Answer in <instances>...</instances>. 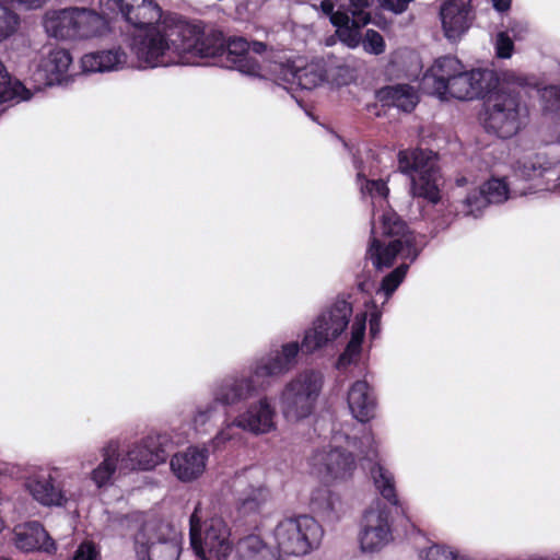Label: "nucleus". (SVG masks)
Returning a JSON list of instances; mask_svg holds the SVG:
<instances>
[{"instance_id": "bb28decb", "label": "nucleus", "mask_w": 560, "mask_h": 560, "mask_svg": "<svg viewBox=\"0 0 560 560\" xmlns=\"http://www.w3.org/2000/svg\"><path fill=\"white\" fill-rule=\"evenodd\" d=\"M464 65L454 56L438 58L421 79V89L424 93L438 98H445L446 85L453 80Z\"/></svg>"}, {"instance_id": "864d4df0", "label": "nucleus", "mask_w": 560, "mask_h": 560, "mask_svg": "<svg viewBox=\"0 0 560 560\" xmlns=\"http://www.w3.org/2000/svg\"><path fill=\"white\" fill-rule=\"evenodd\" d=\"M350 364V340L346 343L343 352L340 354L336 368L338 370L347 369V366Z\"/></svg>"}, {"instance_id": "9b49d317", "label": "nucleus", "mask_w": 560, "mask_h": 560, "mask_svg": "<svg viewBox=\"0 0 560 560\" xmlns=\"http://www.w3.org/2000/svg\"><path fill=\"white\" fill-rule=\"evenodd\" d=\"M350 318V303L337 300L327 312L317 316L305 330L301 349L313 353L335 341L347 328Z\"/></svg>"}, {"instance_id": "e433bc0d", "label": "nucleus", "mask_w": 560, "mask_h": 560, "mask_svg": "<svg viewBox=\"0 0 560 560\" xmlns=\"http://www.w3.org/2000/svg\"><path fill=\"white\" fill-rule=\"evenodd\" d=\"M71 63L72 57L67 49L57 48L51 50L42 63L47 84H60L66 78Z\"/></svg>"}, {"instance_id": "b1692460", "label": "nucleus", "mask_w": 560, "mask_h": 560, "mask_svg": "<svg viewBox=\"0 0 560 560\" xmlns=\"http://www.w3.org/2000/svg\"><path fill=\"white\" fill-rule=\"evenodd\" d=\"M349 454L338 445H328L314 451L308 458L311 472L324 481L342 478L349 467Z\"/></svg>"}, {"instance_id": "7c9ffc66", "label": "nucleus", "mask_w": 560, "mask_h": 560, "mask_svg": "<svg viewBox=\"0 0 560 560\" xmlns=\"http://www.w3.org/2000/svg\"><path fill=\"white\" fill-rule=\"evenodd\" d=\"M319 9L325 15L329 16L331 24L336 27L335 34L325 38V45L331 47L340 43L346 48H349L350 18L346 4L340 3V0H323Z\"/></svg>"}, {"instance_id": "de8ad7c7", "label": "nucleus", "mask_w": 560, "mask_h": 560, "mask_svg": "<svg viewBox=\"0 0 560 560\" xmlns=\"http://www.w3.org/2000/svg\"><path fill=\"white\" fill-rule=\"evenodd\" d=\"M100 549L93 541L81 542L73 555V560H98Z\"/></svg>"}, {"instance_id": "39448f33", "label": "nucleus", "mask_w": 560, "mask_h": 560, "mask_svg": "<svg viewBox=\"0 0 560 560\" xmlns=\"http://www.w3.org/2000/svg\"><path fill=\"white\" fill-rule=\"evenodd\" d=\"M398 170L410 179V194L430 203L441 200L440 171L436 155L429 150H400L397 155Z\"/></svg>"}, {"instance_id": "20e7f679", "label": "nucleus", "mask_w": 560, "mask_h": 560, "mask_svg": "<svg viewBox=\"0 0 560 560\" xmlns=\"http://www.w3.org/2000/svg\"><path fill=\"white\" fill-rule=\"evenodd\" d=\"M409 265L402 262L392 272L384 277L378 288L375 287V282L370 278L364 280H358L357 287L361 293L368 296L363 301L364 310L355 315L354 322L352 323V335H351V351H352V365L360 358L362 351V342L365 336L366 323L369 322V335L371 340L378 338L381 334V318L382 310L372 299L373 292L380 294L383 293L387 302L392 294L397 290L400 283L404 281Z\"/></svg>"}, {"instance_id": "6e6d98bb", "label": "nucleus", "mask_w": 560, "mask_h": 560, "mask_svg": "<svg viewBox=\"0 0 560 560\" xmlns=\"http://www.w3.org/2000/svg\"><path fill=\"white\" fill-rule=\"evenodd\" d=\"M331 137H332L334 140H336V142L340 143L343 149H348L347 141L343 140L342 138H340L337 133L331 132Z\"/></svg>"}, {"instance_id": "3c124183", "label": "nucleus", "mask_w": 560, "mask_h": 560, "mask_svg": "<svg viewBox=\"0 0 560 560\" xmlns=\"http://www.w3.org/2000/svg\"><path fill=\"white\" fill-rule=\"evenodd\" d=\"M509 31L513 34L515 39H522L527 33L528 27L526 23L514 21L510 25Z\"/></svg>"}, {"instance_id": "c756f323", "label": "nucleus", "mask_w": 560, "mask_h": 560, "mask_svg": "<svg viewBox=\"0 0 560 560\" xmlns=\"http://www.w3.org/2000/svg\"><path fill=\"white\" fill-rule=\"evenodd\" d=\"M373 0H352V48L358 45L360 39L357 37V31L371 22V15L362 9L370 7ZM361 45L364 51L372 55H381L385 51V40L383 36L374 31L366 30L361 38Z\"/></svg>"}, {"instance_id": "37998d69", "label": "nucleus", "mask_w": 560, "mask_h": 560, "mask_svg": "<svg viewBox=\"0 0 560 560\" xmlns=\"http://www.w3.org/2000/svg\"><path fill=\"white\" fill-rule=\"evenodd\" d=\"M237 429L235 418L230 421L226 420L220 431L210 441L211 446L217 450L223 447L229 442L240 440L241 434L237 432Z\"/></svg>"}, {"instance_id": "a19ab883", "label": "nucleus", "mask_w": 560, "mask_h": 560, "mask_svg": "<svg viewBox=\"0 0 560 560\" xmlns=\"http://www.w3.org/2000/svg\"><path fill=\"white\" fill-rule=\"evenodd\" d=\"M265 551H273L260 536L252 534L243 537L237 542L238 560H257L265 556Z\"/></svg>"}, {"instance_id": "09e8293b", "label": "nucleus", "mask_w": 560, "mask_h": 560, "mask_svg": "<svg viewBox=\"0 0 560 560\" xmlns=\"http://www.w3.org/2000/svg\"><path fill=\"white\" fill-rule=\"evenodd\" d=\"M371 432L370 429L365 428L363 429V435L360 439H352V465H361L359 458L364 456V452L368 450L364 444V433ZM362 468V466H360ZM351 469H354V466H351Z\"/></svg>"}, {"instance_id": "4c0bfd02", "label": "nucleus", "mask_w": 560, "mask_h": 560, "mask_svg": "<svg viewBox=\"0 0 560 560\" xmlns=\"http://www.w3.org/2000/svg\"><path fill=\"white\" fill-rule=\"evenodd\" d=\"M220 416V404L212 397L211 400L198 405L191 417V428L196 434H207L214 427Z\"/></svg>"}, {"instance_id": "2eb2a0df", "label": "nucleus", "mask_w": 560, "mask_h": 560, "mask_svg": "<svg viewBox=\"0 0 560 560\" xmlns=\"http://www.w3.org/2000/svg\"><path fill=\"white\" fill-rule=\"evenodd\" d=\"M499 84L497 73L491 69H476L466 71L462 68L459 74L446 85L445 98L441 101L474 100L485 97L491 93Z\"/></svg>"}, {"instance_id": "f704fd0d", "label": "nucleus", "mask_w": 560, "mask_h": 560, "mask_svg": "<svg viewBox=\"0 0 560 560\" xmlns=\"http://www.w3.org/2000/svg\"><path fill=\"white\" fill-rule=\"evenodd\" d=\"M378 98L388 106H395L406 113L415 109L419 103L417 90L409 84L388 85L377 93Z\"/></svg>"}, {"instance_id": "7ed1b4c3", "label": "nucleus", "mask_w": 560, "mask_h": 560, "mask_svg": "<svg viewBox=\"0 0 560 560\" xmlns=\"http://www.w3.org/2000/svg\"><path fill=\"white\" fill-rule=\"evenodd\" d=\"M372 235L366 256L376 269L393 266L397 257L412 262L419 255L416 236L395 211L386 210L378 219L373 215Z\"/></svg>"}, {"instance_id": "1a4fd4ad", "label": "nucleus", "mask_w": 560, "mask_h": 560, "mask_svg": "<svg viewBox=\"0 0 560 560\" xmlns=\"http://www.w3.org/2000/svg\"><path fill=\"white\" fill-rule=\"evenodd\" d=\"M324 532L311 516L284 518L275 528L273 537L280 552L289 556H305L318 548Z\"/></svg>"}, {"instance_id": "5fc2aeb1", "label": "nucleus", "mask_w": 560, "mask_h": 560, "mask_svg": "<svg viewBox=\"0 0 560 560\" xmlns=\"http://www.w3.org/2000/svg\"><path fill=\"white\" fill-rule=\"evenodd\" d=\"M493 8L499 12L508 11L511 7V0H492Z\"/></svg>"}, {"instance_id": "49530a36", "label": "nucleus", "mask_w": 560, "mask_h": 560, "mask_svg": "<svg viewBox=\"0 0 560 560\" xmlns=\"http://www.w3.org/2000/svg\"><path fill=\"white\" fill-rule=\"evenodd\" d=\"M495 54L499 58L506 59L513 54L514 44L508 32H499L495 36Z\"/></svg>"}, {"instance_id": "473e14b6", "label": "nucleus", "mask_w": 560, "mask_h": 560, "mask_svg": "<svg viewBox=\"0 0 560 560\" xmlns=\"http://www.w3.org/2000/svg\"><path fill=\"white\" fill-rule=\"evenodd\" d=\"M377 398L368 380L352 383V418L365 424L376 416Z\"/></svg>"}, {"instance_id": "13d9d810", "label": "nucleus", "mask_w": 560, "mask_h": 560, "mask_svg": "<svg viewBox=\"0 0 560 560\" xmlns=\"http://www.w3.org/2000/svg\"><path fill=\"white\" fill-rule=\"evenodd\" d=\"M81 466H82V468L85 467V462L84 460L81 463Z\"/></svg>"}, {"instance_id": "f257e3e1", "label": "nucleus", "mask_w": 560, "mask_h": 560, "mask_svg": "<svg viewBox=\"0 0 560 560\" xmlns=\"http://www.w3.org/2000/svg\"><path fill=\"white\" fill-rule=\"evenodd\" d=\"M125 20L138 28L131 51L141 68L170 67L191 62V56H210L217 47L202 34V28L184 20L165 18L152 0H119Z\"/></svg>"}, {"instance_id": "ddd939ff", "label": "nucleus", "mask_w": 560, "mask_h": 560, "mask_svg": "<svg viewBox=\"0 0 560 560\" xmlns=\"http://www.w3.org/2000/svg\"><path fill=\"white\" fill-rule=\"evenodd\" d=\"M259 477V469L248 468L237 472L232 480L231 489L240 518L256 520L270 499V491Z\"/></svg>"}, {"instance_id": "412c9836", "label": "nucleus", "mask_w": 560, "mask_h": 560, "mask_svg": "<svg viewBox=\"0 0 560 560\" xmlns=\"http://www.w3.org/2000/svg\"><path fill=\"white\" fill-rule=\"evenodd\" d=\"M364 444L368 450L364 456L359 458L362 469L369 471L375 489L383 499L394 506H399L394 475L377 460L378 455L372 432L364 433Z\"/></svg>"}, {"instance_id": "393cba45", "label": "nucleus", "mask_w": 560, "mask_h": 560, "mask_svg": "<svg viewBox=\"0 0 560 560\" xmlns=\"http://www.w3.org/2000/svg\"><path fill=\"white\" fill-rule=\"evenodd\" d=\"M58 468L39 471L25 480V488L31 497L43 506H63L68 499L62 487L57 483Z\"/></svg>"}, {"instance_id": "f3484780", "label": "nucleus", "mask_w": 560, "mask_h": 560, "mask_svg": "<svg viewBox=\"0 0 560 560\" xmlns=\"http://www.w3.org/2000/svg\"><path fill=\"white\" fill-rule=\"evenodd\" d=\"M477 18L471 0H444L439 19L444 37L452 44L463 39Z\"/></svg>"}, {"instance_id": "72a5a7b5", "label": "nucleus", "mask_w": 560, "mask_h": 560, "mask_svg": "<svg viewBox=\"0 0 560 560\" xmlns=\"http://www.w3.org/2000/svg\"><path fill=\"white\" fill-rule=\"evenodd\" d=\"M119 447L117 440H110L102 447V460L90 472V478L96 488L102 489L113 485L120 456Z\"/></svg>"}, {"instance_id": "a18cd8bd", "label": "nucleus", "mask_w": 560, "mask_h": 560, "mask_svg": "<svg viewBox=\"0 0 560 560\" xmlns=\"http://www.w3.org/2000/svg\"><path fill=\"white\" fill-rule=\"evenodd\" d=\"M544 109L560 119V85H550L542 92Z\"/></svg>"}, {"instance_id": "052dcab7", "label": "nucleus", "mask_w": 560, "mask_h": 560, "mask_svg": "<svg viewBox=\"0 0 560 560\" xmlns=\"http://www.w3.org/2000/svg\"><path fill=\"white\" fill-rule=\"evenodd\" d=\"M558 142L560 143V133L558 135V138H557Z\"/></svg>"}, {"instance_id": "9d476101", "label": "nucleus", "mask_w": 560, "mask_h": 560, "mask_svg": "<svg viewBox=\"0 0 560 560\" xmlns=\"http://www.w3.org/2000/svg\"><path fill=\"white\" fill-rule=\"evenodd\" d=\"M230 528L222 517H211L199 528L197 510L190 516V545L202 560H225L232 551Z\"/></svg>"}, {"instance_id": "423d86ee", "label": "nucleus", "mask_w": 560, "mask_h": 560, "mask_svg": "<svg viewBox=\"0 0 560 560\" xmlns=\"http://www.w3.org/2000/svg\"><path fill=\"white\" fill-rule=\"evenodd\" d=\"M43 25L49 37L78 40L101 35L106 28V21L93 10L67 8L47 11Z\"/></svg>"}, {"instance_id": "cd10ccee", "label": "nucleus", "mask_w": 560, "mask_h": 560, "mask_svg": "<svg viewBox=\"0 0 560 560\" xmlns=\"http://www.w3.org/2000/svg\"><path fill=\"white\" fill-rule=\"evenodd\" d=\"M510 194L509 184L504 178H490L478 192L469 194L466 197L463 203V212L465 215L478 218L488 205L502 203L510 198Z\"/></svg>"}, {"instance_id": "5701e85b", "label": "nucleus", "mask_w": 560, "mask_h": 560, "mask_svg": "<svg viewBox=\"0 0 560 560\" xmlns=\"http://www.w3.org/2000/svg\"><path fill=\"white\" fill-rule=\"evenodd\" d=\"M277 411L267 396L250 402L235 417L237 428L254 435H264L277 429Z\"/></svg>"}, {"instance_id": "0eeeda50", "label": "nucleus", "mask_w": 560, "mask_h": 560, "mask_svg": "<svg viewBox=\"0 0 560 560\" xmlns=\"http://www.w3.org/2000/svg\"><path fill=\"white\" fill-rule=\"evenodd\" d=\"M203 36L211 40L212 45L217 47V51L209 57L220 55L224 59V66L230 69L237 70L242 74L268 80L273 61L264 59L260 55L266 50V45L261 42L248 43L243 37H231L226 42L225 49L215 43L214 38L207 36L202 31ZM208 56H191V62L195 65L197 58H207Z\"/></svg>"}, {"instance_id": "8fccbe9b", "label": "nucleus", "mask_w": 560, "mask_h": 560, "mask_svg": "<svg viewBox=\"0 0 560 560\" xmlns=\"http://www.w3.org/2000/svg\"><path fill=\"white\" fill-rule=\"evenodd\" d=\"M330 75L332 79V83L336 84L337 86L347 85L350 80V70L347 66H341L338 67L337 75H335L332 72Z\"/></svg>"}, {"instance_id": "c03bdc74", "label": "nucleus", "mask_w": 560, "mask_h": 560, "mask_svg": "<svg viewBox=\"0 0 560 560\" xmlns=\"http://www.w3.org/2000/svg\"><path fill=\"white\" fill-rule=\"evenodd\" d=\"M421 558L422 560H469L455 549L439 544L430 546L424 555L421 553Z\"/></svg>"}, {"instance_id": "a211bd4d", "label": "nucleus", "mask_w": 560, "mask_h": 560, "mask_svg": "<svg viewBox=\"0 0 560 560\" xmlns=\"http://www.w3.org/2000/svg\"><path fill=\"white\" fill-rule=\"evenodd\" d=\"M328 78L323 60H313L305 66H291L273 61L268 80L277 84H296L303 90L320 86Z\"/></svg>"}, {"instance_id": "c9c22d12", "label": "nucleus", "mask_w": 560, "mask_h": 560, "mask_svg": "<svg viewBox=\"0 0 560 560\" xmlns=\"http://www.w3.org/2000/svg\"><path fill=\"white\" fill-rule=\"evenodd\" d=\"M311 506L315 513L332 522L340 517L342 502L339 495L335 494L327 487H319L311 494Z\"/></svg>"}, {"instance_id": "603ef678", "label": "nucleus", "mask_w": 560, "mask_h": 560, "mask_svg": "<svg viewBox=\"0 0 560 560\" xmlns=\"http://www.w3.org/2000/svg\"><path fill=\"white\" fill-rule=\"evenodd\" d=\"M16 5L26 10H36L42 8L48 0H11Z\"/></svg>"}, {"instance_id": "ea45409f", "label": "nucleus", "mask_w": 560, "mask_h": 560, "mask_svg": "<svg viewBox=\"0 0 560 560\" xmlns=\"http://www.w3.org/2000/svg\"><path fill=\"white\" fill-rule=\"evenodd\" d=\"M358 183L362 198L364 200L370 199L373 209L376 207L383 208V206L387 203L389 189L386 182L383 179H364L359 174Z\"/></svg>"}, {"instance_id": "2f4dec72", "label": "nucleus", "mask_w": 560, "mask_h": 560, "mask_svg": "<svg viewBox=\"0 0 560 560\" xmlns=\"http://www.w3.org/2000/svg\"><path fill=\"white\" fill-rule=\"evenodd\" d=\"M128 56L121 48L88 52L81 58V68L85 73L118 71L127 65Z\"/></svg>"}, {"instance_id": "4be33fe9", "label": "nucleus", "mask_w": 560, "mask_h": 560, "mask_svg": "<svg viewBox=\"0 0 560 560\" xmlns=\"http://www.w3.org/2000/svg\"><path fill=\"white\" fill-rule=\"evenodd\" d=\"M300 346L296 341L283 343L280 349L272 350L252 363L256 381H264L270 385L268 378L278 377L298 363Z\"/></svg>"}, {"instance_id": "f8f14e48", "label": "nucleus", "mask_w": 560, "mask_h": 560, "mask_svg": "<svg viewBox=\"0 0 560 560\" xmlns=\"http://www.w3.org/2000/svg\"><path fill=\"white\" fill-rule=\"evenodd\" d=\"M133 527V551L137 560H178L179 544L176 538L166 534L168 526L147 522Z\"/></svg>"}, {"instance_id": "bf43d9fd", "label": "nucleus", "mask_w": 560, "mask_h": 560, "mask_svg": "<svg viewBox=\"0 0 560 560\" xmlns=\"http://www.w3.org/2000/svg\"><path fill=\"white\" fill-rule=\"evenodd\" d=\"M3 527V524H2V521L0 520V530L2 529Z\"/></svg>"}, {"instance_id": "a878e982", "label": "nucleus", "mask_w": 560, "mask_h": 560, "mask_svg": "<svg viewBox=\"0 0 560 560\" xmlns=\"http://www.w3.org/2000/svg\"><path fill=\"white\" fill-rule=\"evenodd\" d=\"M208 459V447L188 446L171 457L170 468L180 482L188 483L199 479L205 474Z\"/></svg>"}, {"instance_id": "4468645a", "label": "nucleus", "mask_w": 560, "mask_h": 560, "mask_svg": "<svg viewBox=\"0 0 560 560\" xmlns=\"http://www.w3.org/2000/svg\"><path fill=\"white\" fill-rule=\"evenodd\" d=\"M268 387V383L256 381L254 369L250 365L247 372H235L215 382L211 394L220 406L231 407L246 401Z\"/></svg>"}, {"instance_id": "79ce46f5", "label": "nucleus", "mask_w": 560, "mask_h": 560, "mask_svg": "<svg viewBox=\"0 0 560 560\" xmlns=\"http://www.w3.org/2000/svg\"><path fill=\"white\" fill-rule=\"evenodd\" d=\"M19 26V16L0 0V42L11 36Z\"/></svg>"}, {"instance_id": "c85d7f7f", "label": "nucleus", "mask_w": 560, "mask_h": 560, "mask_svg": "<svg viewBox=\"0 0 560 560\" xmlns=\"http://www.w3.org/2000/svg\"><path fill=\"white\" fill-rule=\"evenodd\" d=\"M13 535L14 545L20 550L26 552L38 550L46 553H54L57 550L56 542L37 521L15 526Z\"/></svg>"}, {"instance_id": "58836bf2", "label": "nucleus", "mask_w": 560, "mask_h": 560, "mask_svg": "<svg viewBox=\"0 0 560 560\" xmlns=\"http://www.w3.org/2000/svg\"><path fill=\"white\" fill-rule=\"evenodd\" d=\"M31 97V93L19 81H12L0 61V105L8 102L20 103Z\"/></svg>"}, {"instance_id": "f03ea898", "label": "nucleus", "mask_w": 560, "mask_h": 560, "mask_svg": "<svg viewBox=\"0 0 560 560\" xmlns=\"http://www.w3.org/2000/svg\"><path fill=\"white\" fill-rule=\"evenodd\" d=\"M525 85V78L505 73L502 82L499 81L498 86L489 93L482 119L488 133L509 139L526 125L528 108L521 98V89Z\"/></svg>"}, {"instance_id": "6ab92c4d", "label": "nucleus", "mask_w": 560, "mask_h": 560, "mask_svg": "<svg viewBox=\"0 0 560 560\" xmlns=\"http://www.w3.org/2000/svg\"><path fill=\"white\" fill-rule=\"evenodd\" d=\"M392 527L389 524V512L380 502L365 511L359 542L362 551L375 552L381 550L392 540Z\"/></svg>"}, {"instance_id": "4d7b16f0", "label": "nucleus", "mask_w": 560, "mask_h": 560, "mask_svg": "<svg viewBox=\"0 0 560 560\" xmlns=\"http://www.w3.org/2000/svg\"><path fill=\"white\" fill-rule=\"evenodd\" d=\"M347 401L350 404V393L347 394Z\"/></svg>"}, {"instance_id": "dca6fc26", "label": "nucleus", "mask_w": 560, "mask_h": 560, "mask_svg": "<svg viewBox=\"0 0 560 560\" xmlns=\"http://www.w3.org/2000/svg\"><path fill=\"white\" fill-rule=\"evenodd\" d=\"M170 436L165 433H151L133 443L121 459V465L130 470H151L167 458Z\"/></svg>"}, {"instance_id": "6e6552de", "label": "nucleus", "mask_w": 560, "mask_h": 560, "mask_svg": "<svg viewBox=\"0 0 560 560\" xmlns=\"http://www.w3.org/2000/svg\"><path fill=\"white\" fill-rule=\"evenodd\" d=\"M323 388V375L305 371L285 384L279 395L283 417L288 421H299L310 417Z\"/></svg>"}, {"instance_id": "aec40b11", "label": "nucleus", "mask_w": 560, "mask_h": 560, "mask_svg": "<svg viewBox=\"0 0 560 560\" xmlns=\"http://www.w3.org/2000/svg\"><path fill=\"white\" fill-rule=\"evenodd\" d=\"M517 179L529 182L528 186L514 188V194L527 195L538 191H549L560 196V178L555 168L545 166L539 156L520 163L515 170Z\"/></svg>"}]
</instances>
